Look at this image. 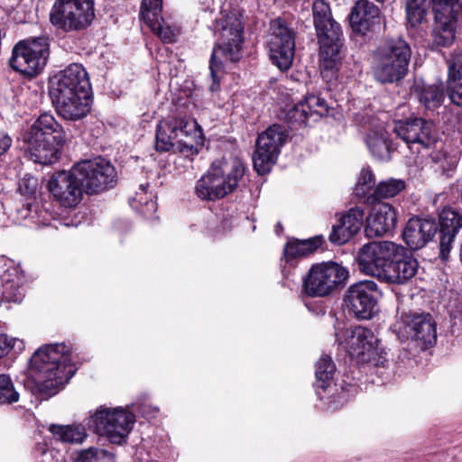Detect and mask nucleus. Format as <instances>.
I'll return each mask as SVG.
<instances>
[{"instance_id":"1","label":"nucleus","mask_w":462,"mask_h":462,"mask_svg":"<svg viewBox=\"0 0 462 462\" xmlns=\"http://www.w3.org/2000/svg\"><path fill=\"white\" fill-rule=\"evenodd\" d=\"M69 346L50 344L38 348L30 360V374L38 390L55 394L74 375Z\"/></svg>"},{"instance_id":"2","label":"nucleus","mask_w":462,"mask_h":462,"mask_svg":"<svg viewBox=\"0 0 462 462\" xmlns=\"http://www.w3.org/2000/svg\"><path fill=\"white\" fill-rule=\"evenodd\" d=\"M217 42L214 46L209 69L212 78L210 91L219 89L224 64L227 61L236 62L242 58L244 43V25L237 14L231 13L217 19L214 24Z\"/></svg>"},{"instance_id":"3","label":"nucleus","mask_w":462,"mask_h":462,"mask_svg":"<svg viewBox=\"0 0 462 462\" xmlns=\"http://www.w3.org/2000/svg\"><path fill=\"white\" fill-rule=\"evenodd\" d=\"M24 149L32 161L52 164L58 161L65 143V132L51 114H42L23 136Z\"/></svg>"},{"instance_id":"4","label":"nucleus","mask_w":462,"mask_h":462,"mask_svg":"<svg viewBox=\"0 0 462 462\" xmlns=\"http://www.w3.org/2000/svg\"><path fill=\"white\" fill-rule=\"evenodd\" d=\"M313 21L319 42L320 69L324 78L331 76L341 62L342 31L332 17L329 5L316 0L312 5Z\"/></svg>"},{"instance_id":"5","label":"nucleus","mask_w":462,"mask_h":462,"mask_svg":"<svg viewBox=\"0 0 462 462\" xmlns=\"http://www.w3.org/2000/svg\"><path fill=\"white\" fill-rule=\"evenodd\" d=\"M245 174L243 162L235 157L214 161L196 182L195 194L207 201H216L232 193Z\"/></svg>"},{"instance_id":"6","label":"nucleus","mask_w":462,"mask_h":462,"mask_svg":"<svg viewBox=\"0 0 462 462\" xmlns=\"http://www.w3.org/2000/svg\"><path fill=\"white\" fill-rule=\"evenodd\" d=\"M135 415L122 407L114 409L100 406L87 419L86 425L73 423L70 425L51 424L47 428L50 433H130L135 423Z\"/></svg>"},{"instance_id":"7","label":"nucleus","mask_w":462,"mask_h":462,"mask_svg":"<svg viewBox=\"0 0 462 462\" xmlns=\"http://www.w3.org/2000/svg\"><path fill=\"white\" fill-rule=\"evenodd\" d=\"M411 57V47L403 39L388 41L376 51L374 78L381 83H393L402 79L408 72Z\"/></svg>"},{"instance_id":"8","label":"nucleus","mask_w":462,"mask_h":462,"mask_svg":"<svg viewBox=\"0 0 462 462\" xmlns=\"http://www.w3.org/2000/svg\"><path fill=\"white\" fill-rule=\"evenodd\" d=\"M94 0H54L49 14L51 24L61 32H78L93 23Z\"/></svg>"},{"instance_id":"9","label":"nucleus","mask_w":462,"mask_h":462,"mask_svg":"<svg viewBox=\"0 0 462 462\" xmlns=\"http://www.w3.org/2000/svg\"><path fill=\"white\" fill-rule=\"evenodd\" d=\"M393 130L411 151L422 156L430 154L440 143L433 123L420 117L398 121Z\"/></svg>"},{"instance_id":"10","label":"nucleus","mask_w":462,"mask_h":462,"mask_svg":"<svg viewBox=\"0 0 462 462\" xmlns=\"http://www.w3.org/2000/svg\"><path fill=\"white\" fill-rule=\"evenodd\" d=\"M49 43L45 37H37L17 42L9 60L10 67L20 73L33 77L46 65Z\"/></svg>"},{"instance_id":"11","label":"nucleus","mask_w":462,"mask_h":462,"mask_svg":"<svg viewBox=\"0 0 462 462\" xmlns=\"http://www.w3.org/2000/svg\"><path fill=\"white\" fill-rule=\"evenodd\" d=\"M346 335L345 347L358 362L374 368H384L387 365L386 353L379 347V340L371 329L358 326L346 330Z\"/></svg>"},{"instance_id":"12","label":"nucleus","mask_w":462,"mask_h":462,"mask_svg":"<svg viewBox=\"0 0 462 462\" xmlns=\"http://www.w3.org/2000/svg\"><path fill=\"white\" fill-rule=\"evenodd\" d=\"M347 278L348 271L337 263H316L303 278V291L310 297H325Z\"/></svg>"},{"instance_id":"13","label":"nucleus","mask_w":462,"mask_h":462,"mask_svg":"<svg viewBox=\"0 0 462 462\" xmlns=\"http://www.w3.org/2000/svg\"><path fill=\"white\" fill-rule=\"evenodd\" d=\"M401 250V245L390 241L370 242L358 251L356 261L359 271L383 282L391 260Z\"/></svg>"},{"instance_id":"14","label":"nucleus","mask_w":462,"mask_h":462,"mask_svg":"<svg viewBox=\"0 0 462 462\" xmlns=\"http://www.w3.org/2000/svg\"><path fill=\"white\" fill-rule=\"evenodd\" d=\"M83 188L88 194H97L113 188L117 180L116 168L102 157L75 164Z\"/></svg>"},{"instance_id":"15","label":"nucleus","mask_w":462,"mask_h":462,"mask_svg":"<svg viewBox=\"0 0 462 462\" xmlns=\"http://www.w3.org/2000/svg\"><path fill=\"white\" fill-rule=\"evenodd\" d=\"M286 139V130L280 125H273L258 135L253 162L259 174H265L270 171Z\"/></svg>"},{"instance_id":"16","label":"nucleus","mask_w":462,"mask_h":462,"mask_svg":"<svg viewBox=\"0 0 462 462\" xmlns=\"http://www.w3.org/2000/svg\"><path fill=\"white\" fill-rule=\"evenodd\" d=\"M268 46L273 63L281 70L290 69L295 54V33L282 19L272 23Z\"/></svg>"},{"instance_id":"17","label":"nucleus","mask_w":462,"mask_h":462,"mask_svg":"<svg viewBox=\"0 0 462 462\" xmlns=\"http://www.w3.org/2000/svg\"><path fill=\"white\" fill-rule=\"evenodd\" d=\"M380 294L374 281H362L351 285L344 296L346 309L359 319H370L376 313Z\"/></svg>"},{"instance_id":"18","label":"nucleus","mask_w":462,"mask_h":462,"mask_svg":"<svg viewBox=\"0 0 462 462\" xmlns=\"http://www.w3.org/2000/svg\"><path fill=\"white\" fill-rule=\"evenodd\" d=\"M48 188L54 199L66 208L76 206L84 189L75 165L69 171L54 173L49 180Z\"/></svg>"},{"instance_id":"19","label":"nucleus","mask_w":462,"mask_h":462,"mask_svg":"<svg viewBox=\"0 0 462 462\" xmlns=\"http://www.w3.org/2000/svg\"><path fill=\"white\" fill-rule=\"evenodd\" d=\"M399 334L415 341L421 349L435 345L437 324L430 314H411L398 326Z\"/></svg>"},{"instance_id":"20","label":"nucleus","mask_w":462,"mask_h":462,"mask_svg":"<svg viewBox=\"0 0 462 462\" xmlns=\"http://www.w3.org/2000/svg\"><path fill=\"white\" fill-rule=\"evenodd\" d=\"M197 123L187 117L171 114L161 120L157 125L155 149L158 152H169L173 147V141L181 136H188L195 129Z\"/></svg>"},{"instance_id":"21","label":"nucleus","mask_w":462,"mask_h":462,"mask_svg":"<svg viewBox=\"0 0 462 462\" xmlns=\"http://www.w3.org/2000/svg\"><path fill=\"white\" fill-rule=\"evenodd\" d=\"M89 88V79L83 66L72 63L52 78L50 95L54 97L69 95L70 92L84 93Z\"/></svg>"},{"instance_id":"22","label":"nucleus","mask_w":462,"mask_h":462,"mask_svg":"<svg viewBox=\"0 0 462 462\" xmlns=\"http://www.w3.org/2000/svg\"><path fill=\"white\" fill-rule=\"evenodd\" d=\"M57 113L66 120L77 121L89 113L90 99L88 91L70 92L69 95L51 97Z\"/></svg>"},{"instance_id":"23","label":"nucleus","mask_w":462,"mask_h":462,"mask_svg":"<svg viewBox=\"0 0 462 462\" xmlns=\"http://www.w3.org/2000/svg\"><path fill=\"white\" fill-rule=\"evenodd\" d=\"M380 11L368 0H359L349 14V23L354 32L362 36L373 32L380 24Z\"/></svg>"},{"instance_id":"24","label":"nucleus","mask_w":462,"mask_h":462,"mask_svg":"<svg viewBox=\"0 0 462 462\" xmlns=\"http://www.w3.org/2000/svg\"><path fill=\"white\" fill-rule=\"evenodd\" d=\"M162 8V0H143L140 15L143 21L163 42L171 43L175 41L178 32L169 25H163Z\"/></svg>"},{"instance_id":"25","label":"nucleus","mask_w":462,"mask_h":462,"mask_svg":"<svg viewBox=\"0 0 462 462\" xmlns=\"http://www.w3.org/2000/svg\"><path fill=\"white\" fill-rule=\"evenodd\" d=\"M397 221L393 207L385 202L375 204L366 218L365 234L369 237L383 236L392 232Z\"/></svg>"},{"instance_id":"26","label":"nucleus","mask_w":462,"mask_h":462,"mask_svg":"<svg viewBox=\"0 0 462 462\" xmlns=\"http://www.w3.org/2000/svg\"><path fill=\"white\" fill-rule=\"evenodd\" d=\"M419 263L417 259L401 246L389 264L384 282L404 284L417 273Z\"/></svg>"},{"instance_id":"27","label":"nucleus","mask_w":462,"mask_h":462,"mask_svg":"<svg viewBox=\"0 0 462 462\" xmlns=\"http://www.w3.org/2000/svg\"><path fill=\"white\" fill-rule=\"evenodd\" d=\"M328 106L326 100L316 95H307L305 98L297 103L288 113L291 121L306 124L309 119L318 121L326 116Z\"/></svg>"},{"instance_id":"28","label":"nucleus","mask_w":462,"mask_h":462,"mask_svg":"<svg viewBox=\"0 0 462 462\" xmlns=\"http://www.w3.org/2000/svg\"><path fill=\"white\" fill-rule=\"evenodd\" d=\"M436 231L437 225L435 222L427 219L411 218L406 224L402 237L411 250H418L432 239Z\"/></svg>"},{"instance_id":"29","label":"nucleus","mask_w":462,"mask_h":462,"mask_svg":"<svg viewBox=\"0 0 462 462\" xmlns=\"http://www.w3.org/2000/svg\"><path fill=\"white\" fill-rule=\"evenodd\" d=\"M435 23L432 32L433 42L438 46H449L455 40L456 23L458 14L433 10Z\"/></svg>"},{"instance_id":"30","label":"nucleus","mask_w":462,"mask_h":462,"mask_svg":"<svg viewBox=\"0 0 462 462\" xmlns=\"http://www.w3.org/2000/svg\"><path fill=\"white\" fill-rule=\"evenodd\" d=\"M366 144L373 156L379 160H389L394 150L389 134L384 129L372 130L367 134Z\"/></svg>"},{"instance_id":"31","label":"nucleus","mask_w":462,"mask_h":462,"mask_svg":"<svg viewBox=\"0 0 462 462\" xmlns=\"http://www.w3.org/2000/svg\"><path fill=\"white\" fill-rule=\"evenodd\" d=\"M324 237L321 236H314L306 240L289 241L284 247V256L287 261L293 258L309 255L322 245Z\"/></svg>"},{"instance_id":"32","label":"nucleus","mask_w":462,"mask_h":462,"mask_svg":"<svg viewBox=\"0 0 462 462\" xmlns=\"http://www.w3.org/2000/svg\"><path fill=\"white\" fill-rule=\"evenodd\" d=\"M406 188L403 180L390 178L376 184L374 192L367 197L368 203H374L382 199H391L397 196Z\"/></svg>"},{"instance_id":"33","label":"nucleus","mask_w":462,"mask_h":462,"mask_svg":"<svg viewBox=\"0 0 462 462\" xmlns=\"http://www.w3.org/2000/svg\"><path fill=\"white\" fill-rule=\"evenodd\" d=\"M414 88L420 102L428 109L439 106L444 99L443 88L440 86L416 83Z\"/></svg>"},{"instance_id":"34","label":"nucleus","mask_w":462,"mask_h":462,"mask_svg":"<svg viewBox=\"0 0 462 462\" xmlns=\"http://www.w3.org/2000/svg\"><path fill=\"white\" fill-rule=\"evenodd\" d=\"M407 22L416 27L424 20L432 0H404Z\"/></svg>"},{"instance_id":"35","label":"nucleus","mask_w":462,"mask_h":462,"mask_svg":"<svg viewBox=\"0 0 462 462\" xmlns=\"http://www.w3.org/2000/svg\"><path fill=\"white\" fill-rule=\"evenodd\" d=\"M147 185H140V192H136L135 197L130 199V205L135 210H138L146 217H152L157 210V204L152 199H148L146 196Z\"/></svg>"},{"instance_id":"36","label":"nucleus","mask_w":462,"mask_h":462,"mask_svg":"<svg viewBox=\"0 0 462 462\" xmlns=\"http://www.w3.org/2000/svg\"><path fill=\"white\" fill-rule=\"evenodd\" d=\"M462 227V216L454 208L445 207L439 214V230L457 233Z\"/></svg>"},{"instance_id":"37","label":"nucleus","mask_w":462,"mask_h":462,"mask_svg":"<svg viewBox=\"0 0 462 462\" xmlns=\"http://www.w3.org/2000/svg\"><path fill=\"white\" fill-rule=\"evenodd\" d=\"M336 372V365L332 358L328 355H323L316 363L315 374L317 380L320 382L319 387L325 388L327 382L332 379Z\"/></svg>"},{"instance_id":"38","label":"nucleus","mask_w":462,"mask_h":462,"mask_svg":"<svg viewBox=\"0 0 462 462\" xmlns=\"http://www.w3.org/2000/svg\"><path fill=\"white\" fill-rule=\"evenodd\" d=\"M427 156H430L434 162L438 163L441 171L448 176L457 166L458 160L457 156L438 151V148L431 151Z\"/></svg>"},{"instance_id":"39","label":"nucleus","mask_w":462,"mask_h":462,"mask_svg":"<svg viewBox=\"0 0 462 462\" xmlns=\"http://www.w3.org/2000/svg\"><path fill=\"white\" fill-rule=\"evenodd\" d=\"M375 177L368 168L362 169L356 183L354 191L356 196L365 197L372 189L375 188Z\"/></svg>"},{"instance_id":"40","label":"nucleus","mask_w":462,"mask_h":462,"mask_svg":"<svg viewBox=\"0 0 462 462\" xmlns=\"http://www.w3.org/2000/svg\"><path fill=\"white\" fill-rule=\"evenodd\" d=\"M75 462H116L113 453L105 449L90 448L82 450Z\"/></svg>"},{"instance_id":"41","label":"nucleus","mask_w":462,"mask_h":462,"mask_svg":"<svg viewBox=\"0 0 462 462\" xmlns=\"http://www.w3.org/2000/svg\"><path fill=\"white\" fill-rule=\"evenodd\" d=\"M19 400L11 378L6 374H0V404H12Z\"/></svg>"},{"instance_id":"42","label":"nucleus","mask_w":462,"mask_h":462,"mask_svg":"<svg viewBox=\"0 0 462 462\" xmlns=\"http://www.w3.org/2000/svg\"><path fill=\"white\" fill-rule=\"evenodd\" d=\"M364 217V210L361 208L356 207L350 208L344 216H342L340 221L348 226L349 230L353 231L356 235L363 226Z\"/></svg>"},{"instance_id":"43","label":"nucleus","mask_w":462,"mask_h":462,"mask_svg":"<svg viewBox=\"0 0 462 462\" xmlns=\"http://www.w3.org/2000/svg\"><path fill=\"white\" fill-rule=\"evenodd\" d=\"M356 234L348 229L340 220L339 223L333 226L329 235V241L333 244L343 245L349 241Z\"/></svg>"},{"instance_id":"44","label":"nucleus","mask_w":462,"mask_h":462,"mask_svg":"<svg viewBox=\"0 0 462 462\" xmlns=\"http://www.w3.org/2000/svg\"><path fill=\"white\" fill-rule=\"evenodd\" d=\"M448 79H462V51L455 50L448 60Z\"/></svg>"},{"instance_id":"45","label":"nucleus","mask_w":462,"mask_h":462,"mask_svg":"<svg viewBox=\"0 0 462 462\" xmlns=\"http://www.w3.org/2000/svg\"><path fill=\"white\" fill-rule=\"evenodd\" d=\"M439 255L443 260H446L448 257L451 249V244L453 243L457 233L444 230H439Z\"/></svg>"},{"instance_id":"46","label":"nucleus","mask_w":462,"mask_h":462,"mask_svg":"<svg viewBox=\"0 0 462 462\" xmlns=\"http://www.w3.org/2000/svg\"><path fill=\"white\" fill-rule=\"evenodd\" d=\"M448 93L451 102L462 106V79H448Z\"/></svg>"},{"instance_id":"47","label":"nucleus","mask_w":462,"mask_h":462,"mask_svg":"<svg viewBox=\"0 0 462 462\" xmlns=\"http://www.w3.org/2000/svg\"><path fill=\"white\" fill-rule=\"evenodd\" d=\"M38 180L32 176H24L19 182V190L22 194L33 196L36 193Z\"/></svg>"},{"instance_id":"48","label":"nucleus","mask_w":462,"mask_h":462,"mask_svg":"<svg viewBox=\"0 0 462 462\" xmlns=\"http://www.w3.org/2000/svg\"><path fill=\"white\" fill-rule=\"evenodd\" d=\"M137 409L142 416L147 419L155 418L159 413V408L144 401L137 404Z\"/></svg>"},{"instance_id":"49","label":"nucleus","mask_w":462,"mask_h":462,"mask_svg":"<svg viewBox=\"0 0 462 462\" xmlns=\"http://www.w3.org/2000/svg\"><path fill=\"white\" fill-rule=\"evenodd\" d=\"M11 349V340L5 334H0V358L5 356Z\"/></svg>"},{"instance_id":"50","label":"nucleus","mask_w":462,"mask_h":462,"mask_svg":"<svg viewBox=\"0 0 462 462\" xmlns=\"http://www.w3.org/2000/svg\"><path fill=\"white\" fill-rule=\"evenodd\" d=\"M12 142V138L8 134L0 133V155L11 147Z\"/></svg>"},{"instance_id":"51","label":"nucleus","mask_w":462,"mask_h":462,"mask_svg":"<svg viewBox=\"0 0 462 462\" xmlns=\"http://www.w3.org/2000/svg\"><path fill=\"white\" fill-rule=\"evenodd\" d=\"M59 437V440L62 442H77L81 443L84 440V437H87L88 435H77L78 438H74L75 435H57Z\"/></svg>"},{"instance_id":"52","label":"nucleus","mask_w":462,"mask_h":462,"mask_svg":"<svg viewBox=\"0 0 462 462\" xmlns=\"http://www.w3.org/2000/svg\"><path fill=\"white\" fill-rule=\"evenodd\" d=\"M113 444L123 445L126 442L128 435H105Z\"/></svg>"},{"instance_id":"53","label":"nucleus","mask_w":462,"mask_h":462,"mask_svg":"<svg viewBox=\"0 0 462 462\" xmlns=\"http://www.w3.org/2000/svg\"><path fill=\"white\" fill-rule=\"evenodd\" d=\"M18 217L21 219H26L31 214V205L29 203L23 205V207L17 209Z\"/></svg>"},{"instance_id":"54","label":"nucleus","mask_w":462,"mask_h":462,"mask_svg":"<svg viewBox=\"0 0 462 462\" xmlns=\"http://www.w3.org/2000/svg\"><path fill=\"white\" fill-rule=\"evenodd\" d=\"M11 340V348H14L18 351H22L24 348V343L23 340L18 338H9Z\"/></svg>"},{"instance_id":"55","label":"nucleus","mask_w":462,"mask_h":462,"mask_svg":"<svg viewBox=\"0 0 462 462\" xmlns=\"http://www.w3.org/2000/svg\"><path fill=\"white\" fill-rule=\"evenodd\" d=\"M190 152V153H197V149L191 144V145H184V148L181 150V152Z\"/></svg>"},{"instance_id":"56","label":"nucleus","mask_w":462,"mask_h":462,"mask_svg":"<svg viewBox=\"0 0 462 462\" xmlns=\"http://www.w3.org/2000/svg\"><path fill=\"white\" fill-rule=\"evenodd\" d=\"M37 450H39L41 452L42 455L43 456H46L48 453H51V451L44 448L43 447H42L40 444L37 445Z\"/></svg>"},{"instance_id":"57","label":"nucleus","mask_w":462,"mask_h":462,"mask_svg":"<svg viewBox=\"0 0 462 462\" xmlns=\"http://www.w3.org/2000/svg\"><path fill=\"white\" fill-rule=\"evenodd\" d=\"M13 301H20L22 300V296L21 294L19 293V295H14L12 299H11Z\"/></svg>"},{"instance_id":"58","label":"nucleus","mask_w":462,"mask_h":462,"mask_svg":"<svg viewBox=\"0 0 462 462\" xmlns=\"http://www.w3.org/2000/svg\"><path fill=\"white\" fill-rule=\"evenodd\" d=\"M336 337H337V341L338 342L339 345L343 344V342H341L339 340V334H338V332H336Z\"/></svg>"},{"instance_id":"59","label":"nucleus","mask_w":462,"mask_h":462,"mask_svg":"<svg viewBox=\"0 0 462 462\" xmlns=\"http://www.w3.org/2000/svg\"><path fill=\"white\" fill-rule=\"evenodd\" d=\"M44 430V427L42 426V429H39V431H42Z\"/></svg>"}]
</instances>
